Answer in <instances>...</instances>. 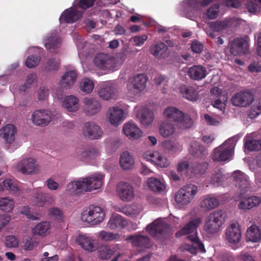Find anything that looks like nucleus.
Segmentation results:
<instances>
[{"mask_svg": "<svg viewBox=\"0 0 261 261\" xmlns=\"http://www.w3.org/2000/svg\"><path fill=\"white\" fill-rule=\"evenodd\" d=\"M201 222L200 218L193 219L176 233L177 237L187 236V239L192 243V245H186L185 249L193 254L196 253L197 249L203 252H205L204 245L199 240L197 233V228Z\"/></svg>", "mask_w": 261, "mask_h": 261, "instance_id": "1", "label": "nucleus"}, {"mask_svg": "<svg viewBox=\"0 0 261 261\" xmlns=\"http://www.w3.org/2000/svg\"><path fill=\"white\" fill-rule=\"evenodd\" d=\"M239 138L233 136L215 148L212 154V159L215 162H225L231 160L234 149Z\"/></svg>", "mask_w": 261, "mask_h": 261, "instance_id": "2", "label": "nucleus"}, {"mask_svg": "<svg viewBox=\"0 0 261 261\" xmlns=\"http://www.w3.org/2000/svg\"><path fill=\"white\" fill-rule=\"evenodd\" d=\"M164 117L168 121L177 122L184 128L192 126L193 121L190 116L175 107H168L163 111Z\"/></svg>", "mask_w": 261, "mask_h": 261, "instance_id": "3", "label": "nucleus"}, {"mask_svg": "<svg viewBox=\"0 0 261 261\" xmlns=\"http://www.w3.org/2000/svg\"><path fill=\"white\" fill-rule=\"evenodd\" d=\"M226 214L222 210H217L207 216L203 226L207 233L214 234L219 231L225 221Z\"/></svg>", "mask_w": 261, "mask_h": 261, "instance_id": "4", "label": "nucleus"}, {"mask_svg": "<svg viewBox=\"0 0 261 261\" xmlns=\"http://www.w3.org/2000/svg\"><path fill=\"white\" fill-rule=\"evenodd\" d=\"M198 192L197 186L191 184L186 185L175 193L174 200L179 206H187L195 199Z\"/></svg>", "mask_w": 261, "mask_h": 261, "instance_id": "5", "label": "nucleus"}, {"mask_svg": "<svg viewBox=\"0 0 261 261\" xmlns=\"http://www.w3.org/2000/svg\"><path fill=\"white\" fill-rule=\"evenodd\" d=\"M212 0H203L200 4L199 0H185L180 4V14L187 18L193 19L201 11L200 7H205L210 4Z\"/></svg>", "mask_w": 261, "mask_h": 261, "instance_id": "6", "label": "nucleus"}, {"mask_svg": "<svg viewBox=\"0 0 261 261\" xmlns=\"http://www.w3.org/2000/svg\"><path fill=\"white\" fill-rule=\"evenodd\" d=\"M105 216V212L102 207L91 205L82 213L81 218L85 223L96 225L103 221Z\"/></svg>", "mask_w": 261, "mask_h": 261, "instance_id": "7", "label": "nucleus"}, {"mask_svg": "<svg viewBox=\"0 0 261 261\" xmlns=\"http://www.w3.org/2000/svg\"><path fill=\"white\" fill-rule=\"evenodd\" d=\"M125 61V58L122 54H119L116 57L105 54H99L94 59L95 65L102 69H113L119 67Z\"/></svg>", "mask_w": 261, "mask_h": 261, "instance_id": "8", "label": "nucleus"}, {"mask_svg": "<svg viewBox=\"0 0 261 261\" xmlns=\"http://www.w3.org/2000/svg\"><path fill=\"white\" fill-rule=\"evenodd\" d=\"M15 169L23 174L33 175L39 172L40 166L34 158L23 156L16 164Z\"/></svg>", "mask_w": 261, "mask_h": 261, "instance_id": "9", "label": "nucleus"}, {"mask_svg": "<svg viewBox=\"0 0 261 261\" xmlns=\"http://www.w3.org/2000/svg\"><path fill=\"white\" fill-rule=\"evenodd\" d=\"M147 77L143 74H138L129 78L126 83L127 93L135 96L145 90L146 87Z\"/></svg>", "mask_w": 261, "mask_h": 261, "instance_id": "10", "label": "nucleus"}, {"mask_svg": "<svg viewBox=\"0 0 261 261\" xmlns=\"http://www.w3.org/2000/svg\"><path fill=\"white\" fill-rule=\"evenodd\" d=\"M233 182L238 189L240 195L247 193L251 189V182L248 176L240 170H236L231 174Z\"/></svg>", "mask_w": 261, "mask_h": 261, "instance_id": "11", "label": "nucleus"}, {"mask_svg": "<svg viewBox=\"0 0 261 261\" xmlns=\"http://www.w3.org/2000/svg\"><path fill=\"white\" fill-rule=\"evenodd\" d=\"M125 111L117 106L110 107L106 114V119L114 126H119L126 117Z\"/></svg>", "mask_w": 261, "mask_h": 261, "instance_id": "12", "label": "nucleus"}, {"mask_svg": "<svg viewBox=\"0 0 261 261\" xmlns=\"http://www.w3.org/2000/svg\"><path fill=\"white\" fill-rule=\"evenodd\" d=\"M82 102L83 112L88 116H94L101 110V103L96 98L86 97L83 99Z\"/></svg>", "mask_w": 261, "mask_h": 261, "instance_id": "13", "label": "nucleus"}, {"mask_svg": "<svg viewBox=\"0 0 261 261\" xmlns=\"http://www.w3.org/2000/svg\"><path fill=\"white\" fill-rule=\"evenodd\" d=\"M117 92V86L113 82L103 83L97 91L98 96L104 100H109L115 98Z\"/></svg>", "mask_w": 261, "mask_h": 261, "instance_id": "14", "label": "nucleus"}, {"mask_svg": "<svg viewBox=\"0 0 261 261\" xmlns=\"http://www.w3.org/2000/svg\"><path fill=\"white\" fill-rule=\"evenodd\" d=\"M52 119L51 113L44 109L35 111L32 114L31 120L37 126H45L48 125Z\"/></svg>", "mask_w": 261, "mask_h": 261, "instance_id": "15", "label": "nucleus"}, {"mask_svg": "<svg viewBox=\"0 0 261 261\" xmlns=\"http://www.w3.org/2000/svg\"><path fill=\"white\" fill-rule=\"evenodd\" d=\"M116 192L120 199L124 202L131 201L135 197L134 189L128 182H119L117 186Z\"/></svg>", "mask_w": 261, "mask_h": 261, "instance_id": "16", "label": "nucleus"}, {"mask_svg": "<svg viewBox=\"0 0 261 261\" xmlns=\"http://www.w3.org/2000/svg\"><path fill=\"white\" fill-rule=\"evenodd\" d=\"M122 246L119 244H114L111 246L108 245L100 246L97 250V256L102 260H108L113 255H115L123 250Z\"/></svg>", "mask_w": 261, "mask_h": 261, "instance_id": "17", "label": "nucleus"}, {"mask_svg": "<svg viewBox=\"0 0 261 261\" xmlns=\"http://www.w3.org/2000/svg\"><path fill=\"white\" fill-rule=\"evenodd\" d=\"M144 158L147 161L153 162L161 168L168 167L170 162L167 156L159 151H147L143 154Z\"/></svg>", "mask_w": 261, "mask_h": 261, "instance_id": "18", "label": "nucleus"}, {"mask_svg": "<svg viewBox=\"0 0 261 261\" xmlns=\"http://www.w3.org/2000/svg\"><path fill=\"white\" fill-rule=\"evenodd\" d=\"M83 178L86 191L90 192L101 187L103 182L104 175L100 173H95Z\"/></svg>", "mask_w": 261, "mask_h": 261, "instance_id": "19", "label": "nucleus"}, {"mask_svg": "<svg viewBox=\"0 0 261 261\" xmlns=\"http://www.w3.org/2000/svg\"><path fill=\"white\" fill-rule=\"evenodd\" d=\"M83 132L85 137L92 140L99 139L103 135L102 129L98 125L93 122L86 123Z\"/></svg>", "mask_w": 261, "mask_h": 261, "instance_id": "20", "label": "nucleus"}, {"mask_svg": "<svg viewBox=\"0 0 261 261\" xmlns=\"http://www.w3.org/2000/svg\"><path fill=\"white\" fill-rule=\"evenodd\" d=\"M253 100L252 94L248 91H241L236 93L231 98L234 106L237 107H246L250 105Z\"/></svg>", "mask_w": 261, "mask_h": 261, "instance_id": "21", "label": "nucleus"}, {"mask_svg": "<svg viewBox=\"0 0 261 261\" xmlns=\"http://www.w3.org/2000/svg\"><path fill=\"white\" fill-rule=\"evenodd\" d=\"M122 132L126 137L131 140H137L142 136V132L138 125L130 121L124 124Z\"/></svg>", "mask_w": 261, "mask_h": 261, "instance_id": "22", "label": "nucleus"}, {"mask_svg": "<svg viewBox=\"0 0 261 261\" xmlns=\"http://www.w3.org/2000/svg\"><path fill=\"white\" fill-rule=\"evenodd\" d=\"M225 236L226 239L229 243H238L241 238V232L238 223H232L229 225L226 229Z\"/></svg>", "mask_w": 261, "mask_h": 261, "instance_id": "23", "label": "nucleus"}, {"mask_svg": "<svg viewBox=\"0 0 261 261\" xmlns=\"http://www.w3.org/2000/svg\"><path fill=\"white\" fill-rule=\"evenodd\" d=\"M83 12L77 8H70L65 10L61 15L60 22L73 23L79 20L82 15Z\"/></svg>", "mask_w": 261, "mask_h": 261, "instance_id": "24", "label": "nucleus"}, {"mask_svg": "<svg viewBox=\"0 0 261 261\" xmlns=\"http://www.w3.org/2000/svg\"><path fill=\"white\" fill-rule=\"evenodd\" d=\"M220 205L219 199L213 194H207L201 198L199 206L205 212H208L217 208Z\"/></svg>", "mask_w": 261, "mask_h": 261, "instance_id": "25", "label": "nucleus"}, {"mask_svg": "<svg viewBox=\"0 0 261 261\" xmlns=\"http://www.w3.org/2000/svg\"><path fill=\"white\" fill-rule=\"evenodd\" d=\"M76 242L82 249L89 252H92L97 249L95 240L87 234H79L76 239Z\"/></svg>", "mask_w": 261, "mask_h": 261, "instance_id": "26", "label": "nucleus"}, {"mask_svg": "<svg viewBox=\"0 0 261 261\" xmlns=\"http://www.w3.org/2000/svg\"><path fill=\"white\" fill-rule=\"evenodd\" d=\"M168 228V225L162 220L158 219L146 227V230L153 237L158 238Z\"/></svg>", "mask_w": 261, "mask_h": 261, "instance_id": "27", "label": "nucleus"}, {"mask_svg": "<svg viewBox=\"0 0 261 261\" xmlns=\"http://www.w3.org/2000/svg\"><path fill=\"white\" fill-rule=\"evenodd\" d=\"M99 149L95 146H91L87 149H80L77 151V158L83 161H89L100 156Z\"/></svg>", "mask_w": 261, "mask_h": 261, "instance_id": "28", "label": "nucleus"}, {"mask_svg": "<svg viewBox=\"0 0 261 261\" xmlns=\"http://www.w3.org/2000/svg\"><path fill=\"white\" fill-rule=\"evenodd\" d=\"M126 225V221L121 215L113 213L110 216L107 226L111 230H116L122 229Z\"/></svg>", "mask_w": 261, "mask_h": 261, "instance_id": "29", "label": "nucleus"}, {"mask_svg": "<svg viewBox=\"0 0 261 261\" xmlns=\"http://www.w3.org/2000/svg\"><path fill=\"white\" fill-rule=\"evenodd\" d=\"M83 191H86L83 178L69 182L67 185L66 192L69 195H77Z\"/></svg>", "mask_w": 261, "mask_h": 261, "instance_id": "30", "label": "nucleus"}, {"mask_svg": "<svg viewBox=\"0 0 261 261\" xmlns=\"http://www.w3.org/2000/svg\"><path fill=\"white\" fill-rule=\"evenodd\" d=\"M248 48V44L245 39L237 38L233 40L231 44V50L233 55L240 56L245 54Z\"/></svg>", "mask_w": 261, "mask_h": 261, "instance_id": "31", "label": "nucleus"}, {"mask_svg": "<svg viewBox=\"0 0 261 261\" xmlns=\"http://www.w3.org/2000/svg\"><path fill=\"white\" fill-rule=\"evenodd\" d=\"M17 128L13 124H7L0 129V136L5 141L12 144L15 139Z\"/></svg>", "mask_w": 261, "mask_h": 261, "instance_id": "32", "label": "nucleus"}, {"mask_svg": "<svg viewBox=\"0 0 261 261\" xmlns=\"http://www.w3.org/2000/svg\"><path fill=\"white\" fill-rule=\"evenodd\" d=\"M137 117L141 123L146 127L152 125L154 118L153 112L146 108L140 110L137 113Z\"/></svg>", "mask_w": 261, "mask_h": 261, "instance_id": "33", "label": "nucleus"}, {"mask_svg": "<svg viewBox=\"0 0 261 261\" xmlns=\"http://www.w3.org/2000/svg\"><path fill=\"white\" fill-rule=\"evenodd\" d=\"M226 179V175L222 169H218L215 171L206 178V184L213 187L221 186Z\"/></svg>", "mask_w": 261, "mask_h": 261, "instance_id": "34", "label": "nucleus"}, {"mask_svg": "<svg viewBox=\"0 0 261 261\" xmlns=\"http://www.w3.org/2000/svg\"><path fill=\"white\" fill-rule=\"evenodd\" d=\"M187 74L191 79L200 81L206 77L207 70L202 65H194L188 69Z\"/></svg>", "mask_w": 261, "mask_h": 261, "instance_id": "35", "label": "nucleus"}, {"mask_svg": "<svg viewBox=\"0 0 261 261\" xmlns=\"http://www.w3.org/2000/svg\"><path fill=\"white\" fill-rule=\"evenodd\" d=\"M176 124L168 121H162L159 127L160 135L164 138L172 136L176 132Z\"/></svg>", "mask_w": 261, "mask_h": 261, "instance_id": "36", "label": "nucleus"}, {"mask_svg": "<svg viewBox=\"0 0 261 261\" xmlns=\"http://www.w3.org/2000/svg\"><path fill=\"white\" fill-rule=\"evenodd\" d=\"M180 93L186 99L191 101H197L199 98L198 91L193 87L182 86L179 88Z\"/></svg>", "mask_w": 261, "mask_h": 261, "instance_id": "37", "label": "nucleus"}, {"mask_svg": "<svg viewBox=\"0 0 261 261\" xmlns=\"http://www.w3.org/2000/svg\"><path fill=\"white\" fill-rule=\"evenodd\" d=\"M120 166L124 170L132 169L135 164V159L133 155L127 151L123 152L120 156Z\"/></svg>", "mask_w": 261, "mask_h": 261, "instance_id": "38", "label": "nucleus"}, {"mask_svg": "<svg viewBox=\"0 0 261 261\" xmlns=\"http://www.w3.org/2000/svg\"><path fill=\"white\" fill-rule=\"evenodd\" d=\"M261 202V199L258 196H251L248 198L241 200L239 204L238 207L240 210H250L254 207L257 206Z\"/></svg>", "mask_w": 261, "mask_h": 261, "instance_id": "39", "label": "nucleus"}, {"mask_svg": "<svg viewBox=\"0 0 261 261\" xmlns=\"http://www.w3.org/2000/svg\"><path fill=\"white\" fill-rule=\"evenodd\" d=\"M189 151L190 154L196 158H201L206 153L205 148L196 140L191 141Z\"/></svg>", "mask_w": 261, "mask_h": 261, "instance_id": "40", "label": "nucleus"}, {"mask_svg": "<svg viewBox=\"0 0 261 261\" xmlns=\"http://www.w3.org/2000/svg\"><path fill=\"white\" fill-rule=\"evenodd\" d=\"M77 77V72L74 70H69L64 73L61 77V85L67 88L73 85Z\"/></svg>", "mask_w": 261, "mask_h": 261, "instance_id": "41", "label": "nucleus"}, {"mask_svg": "<svg viewBox=\"0 0 261 261\" xmlns=\"http://www.w3.org/2000/svg\"><path fill=\"white\" fill-rule=\"evenodd\" d=\"M150 53L158 59L164 58L169 55L167 46L162 42L159 43L152 46L150 49Z\"/></svg>", "mask_w": 261, "mask_h": 261, "instance_id": "42", "label": "nucleus"}, {"mask_svg": "<svg viewBox=\"0 0 261 261\" xmlns=\"http://www.w3.org/2000/svg\"><path fill=\"white\" fill-rule=\"evenodd\" d=\"M163 149L171 153H177L182 150V145L179 142L170 140H165L162 145Z\"/></svg>", "mask_w": 261, "mask_h": 261, "instance_id": "43", "label": "nucleus"}, {"mask_svg": "<svg viewBox=\"0 0 261 261\" xmlns=\"http://www.w3.org/2000/svg\"><path fill=\"white\" fill-rule=\"evenodd\" d=\"M32 50L37 54H33L27 58L25 61V65L29 68H33L38 65L41 60V49L37 47L30 48L28 51L32 52Z\"/></svg>", "mask_w": 261, "mask_h": 261, "instance_id": "44", "label": "nucleus"}, {"mask_svg": "<svg viewBox=\"0 0 261 261\" xmlns=\"http://www.w3.org/2000/svg\"><path fill=\"white\" fill-rule=\"evenodd\" d=\"M79 100L77 97L73 95L66 96L63 101V106L68 111L75 112L79 109Z\"/></svg>", "mask_w": 261, "mask_h": 261, "instance_id": "45", "label": "nucleus"}, {"mask_svg": "<svg viewBox=\"0 0 261 261\" xmlns=\"http://www.w3.org/2000/svg\"><path fill=\"white\" fill-rule=\"evenodd\" d=\"M51 224L48 221H43L37 224L33 229V233L36 235L44 237L50 232Z\"/></svg>", "mask_w": 261, "mask_h": 261, "instance_id": "46", "label": "nucleus"}, {"mask_svg": "<svg viewBox=\"0 0 261 261\" xmlns=\"http://www.w3.org/2000/svg\"><path fill=\"white\" fill-rule=\"evenodd\" d=\"M127 240H130L133 245L137 247L149 246V239L147 236L136 235L130 236L127 237Z\"/></svg>", "mask_w": 261, "mask_h": 261, "instance_id": "47", "label": "nucleus"}, {"mask_svg": "<svg viewBox=\"0 0 261 261\" xmlns=\"http://www.w3.org/2000/svg\"><path fill=\"white\" fill-rule=\"evenodd\" d=\"M60 43L61 40L56 32L49 34L44 40L45 47L49 50L58 47Z\"/></svg>", "mask_w": 261, "mask_h": 261, "instance_id": "48", "label": "nucleus"}, {"mask_svg": "<svg viewBox=\"0 0 261 261\" xmlns=\"http://www.w3.org/2000/svg\"><path fill=\"white\" fill-rule=\"evenodd\" d=\"M98 238L104 242L120 241L121 235L119 233L101 230L96 234Z\"/></svg>", "mask_w": 261, "mask_h": 261, "instance_id": "49", "label": "nucleus"}, {"mask_svg": "<svg viewBox=\"0 0 261 261\" xmlns=\"http://www.w3.org/2000/svg\"><path fill=\"white\" fill-rule=\"evenodd\" d=\"M147 182L149 189L154 192H161L166 188L165 182L156 178H149Z\"/></svg>", "mask_w": 261, "mask_h": 261, "instance_id": "50", "label": "nucleus"}, {"mask_svg": "<svg viewBox=\"0 0 261 261\" xmlns=\"http://www.w3.org/2000/svg\"><path fill=\"white\" fill-rule=\"evenodd\" d=\"M246 238L248 241L256 242L261 238V233L258 227L255 225H251L247 230Z\"/></svg>", "mask_w": 261, "mask_h": 261, "instance_id": "51", "label": "nucleus"}, {"mask_svg": "<svg viewBox=\"0 0 261 261\" xmlns=\"http://www.w3.org/2000/svg\"><path fill=\"white\" fill-rule=\"evenodd\" d=\"M231 24V20L225 19L222 21H216L211 22L208 23V27L214 32H220L225 29L227 27Z\"/></svg>", "mask_w": 261, "mask_h": 261, "instance_id": "52", "label": "nucleus"}, {"mask_svg": "<svg viewBox=\"0 0 261 261\" xmlns=\"http://www.w3.org/2000/svg\"><path fill=\"white\" fill-rule=\"evenodd\" d=\"M116 211L121 212L124 215L130 217H136L139 213V210L134 206L126 205L123 206H115Z\"/></svg>", "mask_w": 261, "mask_h": 261, "instance_id": "53", "label": "nucleus"}, {"mask_svg": "<svg viewBox=\"0 0 261 261\" xmlns=\"http://www.w3.org/2000/svg\"><path fill=\"white\" fill-rule=\"evenodd\" d=\"M207 167L208 164L206 162H196L190 167L189 171L195 175L204 174L206 172Z\"/></svg>", "mask_w": 261, "mask_h": 261, "instance_id": "54", "label": "nucleus"}, {"mask_svg": "<svg viewBox=\"0 0 261 261\" xmlns=\"http://www.w3.org/2000/svg\"><path fill=\"white\" fill-rule=\"evenodd\" d=\"M14 202L11 198L0 197V209L6 212H11L14 208Z\"/></svg>", "mask_w": 261, "mask_h": 261, "instance_id": "55", "label": "nucleus"}, {"mask_svg": "<svg viewBox=\"0 0 261 261\" xmlns=\"http://www.w3.org/2000/svg\"><path fill=\"white\" fill-rule=\"evenodd\" d=\"M246 149L250 151H255L261 149V140L250 139L247 137L245 143Z\"/></svg>", "mask_w": 261, "mask_h": 261, "instance_id": "56", "label": "nucleus"}, {"mask_svg": "<svg viewBox=\"0 0 261 261\" xmlns=\"http://www.w3.org/2000/svg\"><path fill=\"white\" fill-rule=\"evenodd\" d=\"M4 186L11 193L14 195H17L19 193V189L16 184L12 179H7L3 181Z\"/></svg>", "mask_w": 261, "mask_h": 261, "instance_id": "57", "label": "nucleus"}, {"mask_svg": "<svg viewBox=\"0 0 261 261\" xmlns=\"http://www.w3.org/2000/svg\"><path fill=\"white\" fill-rule=\"evenodd\" d=\"M80 88L81 90L84 92L90 93L93 90L94 83L91 80L85 79L81 82Z\"/></svg>", "mask_w": 261, "mask_h": 261, "instance_id": "58", "label": "nucleus"}, {"mask_svg": "<svg viewBox=\"0 0 261 261\" xmlns=\"http://www.w3.org/2000/svg\"><path fill=\"white\" fill-rule=\"evenodd\" d=\"M261 114V100L256 101L251 107L249 116L251 118H255Z\"/></svg>", "mask_w": 261, "mask_h": 261, "instance_id": "59", "label": "nucleus"}, {"mask_svg": "<svg viewBox=\"0 0 261 261\" xmlns=\"http://www.w3.org/2000/svg\"><path fill=\"white\" fill-rule=\"evenodd\" d=\"M219 10V5L214 4L212 5L206 11V15L210 19H214L217 17Z\"/></svg>", "mask_w": 261, "mask_h": 261, "instance_id": "60", "label": "nucleus"}, {"mask_svg": "<svg viewBox=\"0 0 261 261\" xmlns=\"http://www.w3.org/2000/svg\"><path fill=\"white\" fill-rule=\"evenodd\" d=\"M246 8L249 12L256 14L259 12L260 7L255 0H250L246 4Z\"/></svg>", "mask_w": 261, "mask_h": 261, "instance_id": "61", "label": "nucleus"}, {"mask_svg": "<svg viewBox=\"0 0 261 261\" xmlns=\"http://www.w3.org/2000/svg\"><path fill=\"white\" fill-rule=\"evenodd\" d=\"M60 66L58 59H51L48 61L45 69L47 71H52L57 70Z\"/></svg>", "mask_w": 261, "mask_h": 261, "instance_id": "62", "label": "nucleus"}, {"mask_svg": "<svg viewBox=\"0 0 261 261\" xmlns=\"http://www.w3.org/2000/svg\"><path fill=\"white\" fill-rule=\"evenodd\" d=\"M43 193L36 192L32 199L33 204L38 206H44Z\"/></svg>", "mask_w": 261, "mask_h": 261, "instance_id": "63", "label": "nucleus"}, {"mask_svg": "<svg viewBox=\"0 0 261 261\" xmlns=\"http://www.w3.org/2000/svg\"><path fill=\"white\" fill-rule=\"evenodd\" d=\"M126 250L123 249L115 255L110 261H128Z\"/></svg>", "mask_w": 261, "mask_h": 261, "instance_id": "64", "label": "nucleus"}]
</instances>
